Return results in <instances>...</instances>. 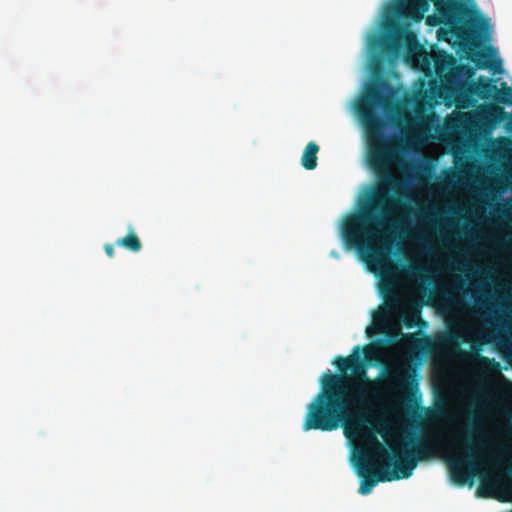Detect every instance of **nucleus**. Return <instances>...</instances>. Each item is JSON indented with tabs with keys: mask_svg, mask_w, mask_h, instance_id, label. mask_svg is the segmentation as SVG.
<instances>
[{
	"mask_svg": "<svg viewBox=\"0 0 512 512\" xmlns=\"http://www.w3.org/2000/svg\"><path fill=\"white\" fill-rule=\"evenodd\" d=\"M469 58L471 61H473L475 63V66L478 69H487V68L491 67L494 71H498V67H501V64H502L501 59H498L496 61V63L489 64L488 61L483 60V59L487 58V54L482 51L473 52Z\"/></svg>",
	"mask_w": 512,
	"mask_h": 512,
	"instance_id": "obj_14",
	"label": "nucleus"
},
{
	"mask_svg": "<svg viewBox=\"0 0 512 512\" xmlns=\"http://www.w3.org/2000/svg\"><path fill=\"white\" fill-rule=\"evenodd\" d=\"M506 130L510 133H512V121L506 124Z\"/></svg>",
	"mask_w": 512,
	"mask_h": 512,
	"instance_id": "obj_24",
	"label": "nucleus"
},
{
	"mask_svg": "<svg viewBox=\"0 0 512 512\" xmlns=\"http://www.w3.org/2000/svg\"><path fill=\"white\" fill-rule=\"evenodd\" d=\"M414 370L410 368L396 367L387 374V380L395 386L399 391H407L414 385Z\"/></svg>",
	"mask_w": 512,
	"mask_h": 512,
	"instance_id": "obj_11",
	"label": "nucleus"
},
{
	"mask_svg": "<svg viewBox=\"0 0 512 512\" xmlns=\"http://www.w3.org/2000/svg\"><path fill=\"white\" fill-rule=\"evenodd\" d=\"M360 346L347 357L338 356L333 364L339 373L327 370L320 377V390L307 406L302 430L335 431L342 427L348 439H361L365 449L355 458L362 478L358 492L367 495L378 482L409 478L420 461L433 458L440 448L438 437L407 434L400 449L390 453L377 439L389 429L385 419L374 420L372 401L376 382L367 375Z\"/></svg>",
	"mask_w": 512,
	"mask_h": 512,
	"instance_id": "obj_1",
	"label": "nucleus"
},
{
	"mask_svg": "<svg viewBox=\"0 0 512 512\" xmlns=\"http://www.w3.org/2000/svg\"><path fill=\"white\" fill-rule=\"evenodd\" d=\"M509 453V449L506 446H499L495 454L489 456L488 461L496 469H500L503 466L504 460Z\"/></svg>",
	"mask_w": 512,
	"mask_h": 512,
	"instance_id": "obj_16",
	"label": "nucleus"
},
{
	"mask_svg": "<svg viewBox=\"0 0 512 512\" xmlns=\"http://www.w3.org/2000/svg\"><path fill=\"white\" fill-rule=\"evenodd\" d=\"M381 292L383 293V295L385 297H387L388 293H391L392 292V286L389 285V284H385L381 287Z\"/></svg>",
	"mask_w": 512,
	"mask_h": 512,
	"instance_id": "obj_21",
	"label": "nucleus"
},
{
	"mask_svg": "<svg viewBox=\"0 0 512 512\" xmlns=\"http://www.w3.org/2000/svg\"><path fill=\"white\" fill-rule=\"evenodd\" d=\"M373 74H377L378 72H381V68L378 62H374L372 66Z\"/></svg>",
	"mask_w": 512,
	"mask_h": 512,
	"instance_id": "obj_22",
	"label": "nucleus"
},
{
	"mask_svg": "<svg viewBox=\"0 0 512 512\" xmlns=\"http://www.w3.org/2000/svg\"><path fill=\"white\" fill-rule=\"evenodd\" d=\"M473 123V116L470 113H467V127L471 126Z\"/></svg>",
	"mask_w": 512,
	"mask_h": 512,
	"instance_id": "obj_23",
	"label": "nucleus"
},
{
	"mask_svg": "<svg viewBox=\"0 0 512 512\" xmlns=\"http://www.w3.org/2000/svg\"><path fill=\"white\" fill-rule=\"evenodd\" d=\"M509 118V114L498 104H489L482 108L479 120L485 134L489 135L496 127Z\"/></svg>",
	"mask_w": 512,
	"mask_h": 512,
	"instance_id": "obj_8",
	"label": "nucleus"
},
{
	"mask_svg": "<svg viewBox=\"0 0 512 512\" xmlns=\"http://www.w3.org/2000/svg\"><path fill=\"white\" fill-rule=\"evenodd\" d=\"M390 89L387 80L379 78L366 90L356 110L367 138V162L377 176L378 184L360 204L357 213L349 215L342 224V238L347 248L357 250L367 263L383 266L390 251L389 228H397L393 218L401 208V200L390 192L400 194L404 182L392 173L396 147L383 132L384 121L375 107H387Z\"/></svg>",
	"mask_w": 512,
	"mask_h": 512,
	"instance_id": "obj_2",
	"label": "nucleus"
},
{
	"mask_svg": "<svg viewBox=\"0 0 512 512\" xmlns=\"http://www.w3.org/2000/svg\"><path fill=\"white\" fill-rule=\"evenodd\" d=\"M501 212H502L503 214H506V213H507V210H506V209H502V210H501Z\"/></svg>",
	"mask_w": 512,
	"mask_h": 512,
	"instance_id": "obj_28",
	"label": "nucleus"
},
{
	"mask_svg": "<svg viewBox=\"0 0 512 512\" xmlns=\"http://www.w3.org/2000/svg\"><path fill=\"white\" fill-rule=\"evenodd\" d=\"M485 434L475 420H471L465 427L461 442L464 444L467 454L464 458H449L448 467L452 480L463 484L476 468L475 448L484 447Z\"/></svg>",
	"mask_w": 512,
	"mask_h": 512,
	"instance_id": "obj_3",
	"label": "nucleus"
},
{
	"mask_svg": "<svg viewBox=\"0 0 512 512\" xmlns=\"http://www.w3.org/2000/svg\"><path fill=\"white\" fill-rule=\"evenodd\" d=\"M104 250H105V253L107 254V256L109 258L114 257V248H113L112 244H109V243L105 244L104 245Z\"/></svg>",
	"mask_w": 512,
	"mask_h": 512,
	"instance_id": "obj_20",
	"label": "nucleus"
},
{
	"mask_svg": "<svg viewBox=\"0 0 512 512\" xmlns=\"http://www.w3.org/2000/svg\"><path fill=\"white\" fill-rule=\"evenodd\" d=\"M401 44L405 47L408 56L413 57L421 51L417 36L412 31L402 27L397 30L394 41L387 44V49L390 52H395Z\"/></svg>",
	"mask_w": 512,
	"mask_h": 512,
	"instance_id": "obj_9",
	"label": "nucleus"
},
{
	"mask_svg": "<svg viewBox=\"0 0 512 512\" xmlns=\"http://www.w3.org/2000/svg\"><path fill=\"white\" fill-rule=\"evenodd\" d=\"M459 75H465L467 77L468 82L471 81V78L475 75V70L468 65H457L455 68H451V78H454L455 76Z\"/></svg>",
	"mask_w": 512,
	"mask_h": 512,
	"instance_id": "obj_17",
	"label": "nucleus"
},
{
	"mask_svg": "<svg viewBox=\"0 0 512 512\" xmlns=\"http://www.w3.org/2000/svg\"><path fill=\"white\" fill-rule=\"evenodd\" d=\"M465 89L468 96H476L481 100L493 99L496 103L512 105V90L504 82V89L500 92L496 85V80L480 76L478 81L466 82Z\"/></svg>",
	"mask_w": 512,
	"mask_h": 512,
	"instance_id": "obj_5",
	"label": "nucleus"
},
{
	"mask_svg": "<svg viewBox=\"0 0 512 512\" xmlns=\"http://www.w3.org/2000/svg\"><path fill=\"white\" fill-rule=\"evenodd\" d=\"M456 61L455 59L453 58V56H451L450 54L446 53V52H443L442 55H440L436 61H435V66H436V69L437 71H443L444 69L450 67V66H453L455 65Z\"/></svg>",
	"mask_w": 512,
	"mask_h": 512,
	"instance_id": "obj_18",
	"label": "nucleus"
},
{
	"mask_svg": "<svg viewBox=\"0 0 512 512\" xmlns=\"http://www.w3.org/2000/svg\"><path fill=\"white\" fill-rule=\"evenodd\" d=\"M437 12V23L443 24L455 33L462 31V25L467 23V37L473 25L470 17L473 10L463 0H430Z\"/></svg>",
	"mask_w": 512,
	"mask_h": 512,
	"instance_id": "obj_4",
	"label": "nucleus"
},
{
	"mask_svg": "<svg viewBox=\"0 0 512 512\" xmlns=\"http://www.w3.org/2000/svg\"><path fill=\"white\" fill-rule=\"evenodd\" d=\"M319 146L315 142H309L305 147L302 157L301 164L306 170H313L317 167V153Z\"/></svg>",
	"mask_w": 512,
	"mask_h": 512,
	"instance_id": "obj_13",
	"label": "nucleus"
},
{
	"mask_svg": "<svg viewBox=\"0 0 512 512\" xmlns=\"http://www.w3.org/2000/svg\"><path fill=\"white\" fill-rule=\"evenodd\" d=\"M405 274L413 279L421 282H429L428 270L426 267L418 264H410L404 268Z\"/></svg>",
	"mask_w": 512,
	"mask_h": 512,
	"instance_id": "obj_15",
	"label": "nucleus"
},
{
	"mask_svg": "<svg viewBox=\"0 0 512 512\" xmlns=\"http://www.w3.org/2000/svg\"><path fill=\"white\" fill-rule=\"evenodd\" d=\"M491 158H497L503 163L512 166V138L501 136L490 140V148L487 150Z\"/></svg>",
	"mask_w": 512,
	"mask_h": 512,
	"instance_id": "obj_10",
	"label": "nucleus"
},
{
	"mask_svg": "<svg viewBox=\"0 0 512 512\" xmlns=\"http://www.w3.org/2000/svg\"><path fill=\"white\" fill-rule=\"evenodd\" d=\"M115 244L133 253H137L142 249V243L132 226H129L127 235L125 237L118 238Z\"/></svg>",
	"mask_w": 512,
	"mask_h": 512,
	"instance_id": "obj_12",
	"label": "nucleus"
},
{
	"mask_svg": "<svg viewBox=\"0 0 512 512\" xmlns=\"http://www.w3.org/2000/svg\"><path fill=\"white\" fill-rule=\"evenodd\" d=\"M479 359H480L481 362H484V363H488L489 362L488 358H486L484 356H481V355H479Z\"/></svg>",
	"mask_w": 512,
	"mask_h": 512,
	"instance_id": "obj_25",
	"label": "nucleus"
},
{
	"mask_svg": "<svg viewBox=\"0 0 512 512\" xmlns=\"http://www.w3.org/2000/svg\"><path fill=\"white\" fill-rule=\"evenodd\" d=\"M363 352L365 354V358L370 361L377 353V350L375 347H372L371 345H366L363 348Z\"/></svg>",
	"mask_w": 512,
	"mask_h": 512,
	"instance_id": "obj_19",
	"label": "nucleus"
},
{
	"mask_svg": "<svg viewBox=\"0 0 512 512\" xmlns=\"http://www.w3.org/2000/svg\"><path fill=\"white\" fill-rule=\"evenodd\" d=\"M509 461L511 464L505 466V474L512 479V457L509 458ZM495 491H501L506 495V497L499 498L502 502L512 500V482L506 481L503 474L490 472L482 474L477 495L491 497Z\"/></svg>",
	"mask_w": 512,
	"mask_h": 512,
	"instance_id": "obj_6",
	"label": "nucleus"
},
{
	"mask_svg": "<svg viewBox=\"0 0 512 512\" xmlns=\"http://www.w3.org/2000/svg\"><path fill=\"white\" fill-rule=\"evenodd\" d=\"M428 8V0H398L393 7V13L399 18L419 22Z\"/></svg>",
	"mask_w": 512,
	"mask_h": 512,
	"instance_id": "obj_7",
	"label": "nucleus"
},
{
	"mask_svg": "<svg viewBox=\"0 0 512 512\" xmlns=\"http://www.w3.org/2000/svg\"><path fill=\"white\" fill-rule=\"evenodd\" d=\"M397 302H398V297L395 294H393V303H397Z\"/></svg>",
	"mask_w": 512,
	"mask_h": 512,
	"instance_id": "obj_26",
	"label": "nucleus"
},
{
	"mask_svg": "<svg viewBox=\"0 0 512 512\" xmlns=\"http://www.w3.org/2000/svg\"><path fill=\"white\" fill-rule=\"evenodd\" d=\"M331 255H332V256H334V257H336V258H338V254H337L335 251H332V252H331Z\"/></svg>",
	"mask_w": 512,
	"mask_h": 512,
	"instance_id": "obj_27",
	"label": "nucleus"
}]
</instances>
